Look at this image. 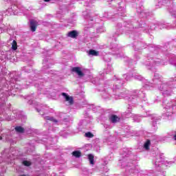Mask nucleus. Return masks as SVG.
Listing matches in <instances>:
<instances>
[{
	"instance_id": "15",
	"label": "nucleus",
	"mask_w": 176,
	"mask_h": 176,
	"mask_svg": "<svg viewBox=\"0 0 176 176\" xmlns=\"http://www.w3.org/2000/svg\"><path fill=\"white\" fill-rule=\"evenodd\" d=\"M44 2H50V0H43Z\"/></svg>"
},
{
	"instance_id": "8",
	"label": "nucleus",
	"mask_w": 176,
	"mask_h": 176,
	"mask_svg": "<svg viewBox=\"0 0 176 176\" xmlns=\"http://www.w3.org/2000/svg\"><path fill=\"white\" fill-rule=\"evenodd\" d=\"M89 56H100V53L94 50H90L89 52Z\"/></svg>"
},
{
	"instance_id": "2",
	"label": "nucleus",
	"mask_w": 176,
	"mask_h": 176,
	"mask_svg": "<svg viewBox=\"0 0 176 176\" xmlns=\"http://www.w3.org/2000/svg\"><path fill=\"white\" fill-rule=\"evenodd\" d=\"M38 21L34 19L30 20V28L32 32H35V31H36V28H38Z\"/></svg>"
},
{
	"instance_id": "16",
	"label": "nucleus",
	"mask_w": 176,
	"mask_h": 176,
	"mask_svg": "<svg viewBox=\"0 0 176 176\" xmlns=\"http://www.w3.org/2000/svg\"><path fill=\"white\" fill-rule=\"evenodd\" d=\"M174 140H175V141H176V133H175V135H174Z\"/></svg>"
},
{
	"instance_id": "17",
	"label": "nucleus",
	"mask_w": 176,
	"mask_h": 176,
	"mask_svg": "<svg viewBox=\"0 0 176 176\" xmlns=\"http://www.w3.org/2000/svg\"><path fill=\"white\" fill-rule=\"evenodd\" d=\"M2 140V138L0 136V140Z\"/></svg>"
},
{
	"instance_id": "1",
	"label": "nucleus",
	"mask_w": 176,
	"mask_h": 176,
	"mask_svg": "<svg viewBox=\"0 0 176 176\" xmlns=\"http://www.w3.org/2000/svg\"><path fill=\"white\" fill-rule=\"evenodd\" d=\"M71 71L72 72H75V74H78L80 78H83V76H85V74L83 72H82V69H80L79 67H72Z\"/></svg>"
},
{
	"instance_id": "9",
	"label": "nucleus",
	"mask_w": 176,
	"mask_h": 176,
	"mask_svg": "<svg viewBox=\"0 0 176 176\" xmlns=\"http://www.w3.org/2000/svg\"><path fill=\"white\" fill-rule=\"evenodd\" d=\"M88 159L89 160L90 164L94 165V155L92 154L88 155Z\"/></svg>"
},
{
	"instance_id": "4",
	"label": "nucleus",
	"mask_w": 176,
	"mask_h": 176,
	"mask_svg": "<svg viewBox=\"0 0 176 176\" xmlns=\"http://www.w3.org/2000/svg\"><path fill=\"white\" fill-rule=\"evenodd\" d=\"M78 34L76 30H72L67 34V36H69V38H78Z\"/></svg>"
},
{
	"instance_id": "13",
	"label": "nucleus",
	"mask_w": 176,
	"mask_h": 176,
	"mask_svg": "<svg viewBox=\"0 0 176 176\" xmlns=\"http://www.w3.org/2000/svg\"><path fill=\"white\" fill-rule=\"evenodd\" d=\"M15 131L16 133H23V127H21V126L15 127Z\"/></svg>"
},
{
	"instance_id": "6",
	"label": "nucleus",
	"mask_w": 176,
	"mask_h": 176,
	"mask_svg": "<svg viewBox=\"0 0 176 176\" xmlns=\"http://www.w3.org/2000/svg\"><path fill=\"white\" fill-rule=\"evenodd\" d=\"M72 156H74V157L79 158L80 156H82V152L79 151H74L72 153Z\"/></svg>"
},
{
	"instance_id": "12",
	"label": "nucleus",
	"mask_w": 176,
	"mask_h": 176,
	"mask_svg": "<svg viewBox=\"0 0 176 176\" xmlns=\"http://www.w3.org/2000/svg\"><path fill=\"white\" fill-rule=\"evenodd\" d=\"M46 120H50L51 122H54V123H57V120L54 119L53 117L47 116L45 117Z\"/></svg>"
},
{
	"instance_id": "10",
	"label": "nucleus",
	"mask_w": 176,
	"mask_h": 176,
	"mask_svg": "<svg viewBox=\"0 0 176 176\" xmlns=\"http://www.w3.org/2000/svg\"><path fill=\"white\" fill-rule=\"evenodd\" d=\"M23 164L25 166V167H30V166L32 165V162H31V161L24 160L23 161Z\"/></svg>"
},
{
	"instance_id": "14",
	"label": "nucleus",
	"mask_w": 176,
	"mask_h": 176,
	"mask_svg": "<svg viewBox=\"0 0 176 176\" xmlns=\"http://www.w3.org/2000/svg\"><path fill=\"white\" fill-rule=\"evenodd\" d=\"M85 137H87L88 138H93V137H94V135L91 132H87L85 133Z\"/></svg>"
},
{
	"instance_id": "18",
	"label": "nucleus",
	"mask_w": 176,
	"mask_h": 176,
	"mask_svg": "<svg viewBox=\"0 0 176 176\" xmlns=\"http://www.w3.org/2000/svg\"><path fill=\"white\" fill-rule=\"evenodd\" d=\"M23 176H27V175H23Z\"/></svg>"
},
{
	"instance_id": "11",
	"label": "nucleus",
	"mask_w": 176,
	"mask_h": 176,
	"mask_svg": "<svg viewBox=\"0 0 176 176\" xmlns=\"http://www.w3.org/2000/svg\"><path fill=\"white\" fill-rule=\"evenodd\" d=\"M12 50H17V42L15 40L12 41Z\"/></svg>"
},
{
	"instance_id": "5",
	"label": "nucleus",
	"mask_w": 176,
	"mask_h": 176,
	"mask_svg": "<svg viewBox=\"0 0 176 176\" xmlns=\"http://www.w3.org/2000/svg\"><path fill=\"white\" fill-rule=\"evenodd\" d=\"M109 120H111V123H118L120 120V118L118 117L116 115H111L109 118Z\"/></svg>"
},
{
	"instance_id": "7",
	"label": "nucleus",
	"mask_w": 176,
	"mask_h": 176,
	"mask_svg": "<svg viewBox=\"0 0 176 176\" xmlns=\"http://www.w3.org/2000/svg\"><path fill=\"white\" fill-rule=\"evenodd\" d=\"M149 146H151V140H147L144 144V149H146V151H149L150 149Z\"/></svg>"
},
{
	"instance_id": "3",
	"label": "nucleus",
	"mask_w": 176,
	"mask_h": 176,
	"mask_svg": "<svg viewBox=\"0 0 176 176\" xmlns=\"http://www.w3.org/2000/svg\"><path fill=\"white\" fill-rule=\"evenodd\" d=\"M62 96L65 97V101L69 102V105H74V98L72 96H69L67 94V93H62Z\"/></svg>"
}]
</instances>
